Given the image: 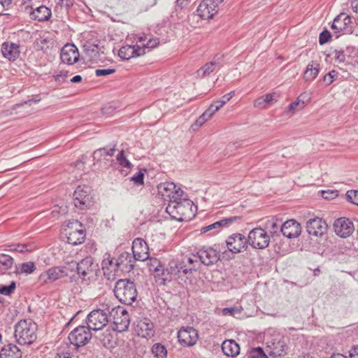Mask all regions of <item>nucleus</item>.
Listing matches in <instances>:
<instances>
[{
    "instance_id": "1",
    "label": "nucleus",
    "mask_w": 358,
    "mask_h": 358,
    "mask_svg": "<svg viewBox=\"0 0 358 358\" xmlns=\"http://www.w3.org/2000/svg\"><path fill=\"white\" fill-rule=\"evenodd\" d=\"M196 207L193 202L185 198L171 200L166 206V212L172 217V219L183 222L191 220L194 217Z\"/></svg>"
},
{
    "instance_id": "2",
    "label": "nucleus",
    "mask_w": 358,
    "mask_h": 358,
    "mask_svg": "<svg viewBox=\"0 0 358 358\" xmlns=\"http://www.w3.org/2000/svg\"><path fill=\"white\" fill-rule=\"evenodd\" d=\"M112 303H103L100 308L92 310L87 315L86 323L88 327L93 331L103 329L110 322V306Z\"/></svg>"
},
{
    "instance_id": "3",
    "label": "nucleus",
    "mask_w": 358,
    "mask_h": 358,
    "mask_svg": "<svg viewBox=\"0 0 358 358\" xmlns=\"http://www.w3.org/2000/svg\"><path fill=\"white\" fill-rule=\"evenodd\" d=\"M37 324L31 320H21L15 326V338L20 345H29L36 339Z\"/></svg>"
},
{
    "instance_id": "4",
    "label": "nucleus",
    "mask_w": 358,
    "mask_h": 358,
    "mask_svg": "<svg viewBox=\"0 0 358 358\" xmlns=\"http://www.w3.org/2000/svg\"><path fill=\"white\" fill-rule=\"evenodd\" d=\"M114 294L122 303L127 305H131L137 297L136 285L128 279H120L116 282Z\"/></svg>"
},
{
    "instance_id": "5",
    "label": "nucleus",
    "mask_w": 358,
    "mask_h": 358,
    "mask_svg": "<svg viewBox=\"0 0 358 358\" xmlns=\"http://www.w3.org/2000/svg\"><path fill=\"white\" fill-rule=\"evenodd\" d=\"M110 321L113 322V329L115 331L123 332L127 330L129 325V316L128 312L121 306H110Z\"/></svg>"
},
{
    "instance_id": "6",
    "label": "nucleus",
    "mask_w": 358,
    "mask_h": 358,
    "mask_svg": "<svg viewBox=\"0 0 358 358\" xmlns=\"http://www.w3.org/2000/svg\"><path fill=\"white\" fill-rule=\"evenodd\" d=\"M266 351L273 357H282L286 355L287 338L280 335H275L266 341Z\"/></svg>"
},
{
    "instance_id": "7",
    "label": "nucleus",
    "mask_w": 358,
    "mask_h": 358,
    "mask_svg": "<svg viewBox=\"0 0 358 358\" xmlns=\"http://www.w3.org/2000/svg\"><path fill=\"white\" fill-rule=\"evenodd\" d=\"M65 234L68 243L73 245L81 244L85 239L82 224L78 220H73L68 224L67 228L65 229Z\"/></svg>"
},
{
    "instance_id": "8",
    "label": "nucleus",
    "mask_w": 358,
    "mask_h": 358,
    "mask_svg": "<svg viewBox=\"0 0 358 358\" xmlns=\"http://www.w3.org/2000/svg\"><path fill=\"white\" fill-rule=\"evenodd\" d=\"M248 243L255 249H265L269 245L270 236L264 229L255 228L248 234Z\"/></svg>"
},
{
    "instance_id": "9",
    "label": "nucleus",
    "mask_w": 358,
    "mask_h": 358,
    "mask_svg": "<svg viewBox=\"0 0 358 358\" xmlns=\"http://www.w3.org/2000/svg\"><path fill=\"white\" fill-rule=\"evenodd\" d=\"M99 271L98 264L91 257H87L77 264V272L83 280L94 278Z\"/></svg>"
},
{
    "instance_id": "10",
    "label": "nucleus",
    "mask_w": 358,
    "mask_h": 358,
    "mask_svg": "<svg viewBox=\"0 0 358 358\" xmlns=\"http://www.w3.org/2000/svg\"><path fill=\"white\" fill-rule=\"evenodd\" d=\"M88 326H79L69 335L70 343L76 348L85 345L92 338V333Z\"/></svg>"
},
{
    "instance_id": "11",
    "label": "nucleus",
    "mask_w": 358,
    "mask_h": 358,
    "mask_svg": "<svg viewBox=\"0 0 358 358\" xmlns=\"http://www.w3.org/2000/svg\"><path fill=\"white\" fill-rule=\"evenodd\" d=\"M157 189L165 199H169L170 202L171 200L180 199L184 195V192L173 182H162L157 186Z\"/></svg>"
},
{
    "instance_id": "12",
    "label": "nucleus",
    "mask_w": 358,
    "mask_h": 358,
    "mask_svg": "<svg viewBox=\"0 0 358 358\" xmlns=\"http://www.w3.org/2000/svg\"><path fill=\"white\" fill-rule=\"evenodd\" d=\"M90 188L88 186H78L73 193V202L76 208L83 210L90 206Z\"/></svg>"
},
{
    "instance_id": "13",
    "label": "nucleus",
    "mask_w": 358,
    "mask_h": 358,
    "mask_svg": "<svg viewBox=\"0 0 358 358\" xmlns=\"http://www.w3.org/2000/svg\"><path fill=\"white\" fill-rule=\"evenodd\" d=\"M66 275L67 272L65 267H51L41 273L38 280L42 284H50Z\"/></svg>"
},
{
    "instance_id": "14",
    "label": "nucleus",
    "mask_w": 358,
    "mask_h": 358,
    "mask_svg": "<svg viewBox=\"0 0 358 358\" xmlns=\"http://www.w3.org/2000/svg\"><path fill=\"white\" fill-rule=\"evenodd\" d=\"M228 250L234 254H237L247 248L248 239L241 234H234L229 236L226 241Z\"/></svg>"
},
{
    "instance_id": "15",
    "label": "nucleus",
    "mask_w": 358,
    "mask_h": 358,
    "mask_svg": "<svg viewBox=\"0 0 358 358\" xmlns=\"http://www.w3.org/2000/svg\"><path fill=\"white\" fill-rule=\"evenodd\" d=\"M179 343L183 346H192L198 340L197 331L191 327H182L178 332Z\"/></svg>"
},
{
    "instance_id": "16",
    "label": "nucleus",
    "mask_w": 358,
    "mask_h": 358,
    "mask_svg": "<svg viewBox=\"0 0 358 358\" xmlns=\"http://www.w3.org/2000/svg\"><path fill=\"white\" fill-rule=\"evenodd\" d=\"M217 11V2L213 0H203L196 9L198 15L203 20L213 18Z\"/></svg>"
},
{
    "instance_id": "17",
    "label": "nucleus",
    "mask_w": 358,
    "mask_h": 358,
    "mask_svg": "<svg viewBox=\"0 0 358 358\" xmlns=\"http://www.w3.org/2000/svg\"><path fill=\"white\" fill-rule=\"evenodd\" d=\"M78 49L74 44L67 43L61 50L60 58L64 64L73 65L79 59Z\"/></svg>"
},
{
    "instance_id": "18",
    "label": "nucleus",
    "mask_w": 358,
    "mask_h": 358,
    "mask_svg": "<svg viewBox=\"0 0 358 358\" xmlns=\"http://www.w3.org/2000/svg\"><path fill=\"white\" fill-rule=\"evenodd\" d=\"M335 233L342 238L350 236L354 231L353 223L346 217H340L334 223Z\"/></svg>"
},
{
    "instance_id": "19",
    "label": "nucleus",
    "mask_w": 358,
    "mask_h": 358,
    "mask_svg": "<svg viewBox=\"0 0 358 358\" xmlns=\"http://www.w3.org/2000/svg\"><path fill=\"white\" fill-rule=\"evenodd\" d=\"M131 249L135 260L145 261L148 259L149 248L147 243L143 238H135L133 241Z\"/></svg>"
},
{
    "instance_id": "20",
    "label": "nucleus",
    "mask_w": 358,
    "mask_h": 358,
    "mask_svg": "<svg viewBox=\"0 0 358 358\" xmlns=\"http://www.w3.org/2000/svg\"><path fill=\"white\" fill-rule=\"evenodd\" d=\"M201 264L210 266L217 262L220 259L219 253L210 247H203L197 251Z\"/></svg>"
},
{
    "instance_id": "21",
    "label": "nucleus",
    "mask_w": 358,
    "mask_h": 358,
    "mask_svg": "<svg viewBox=\"0 0 358 358\" xmlns=\"http://www.w3.org/2000/svg\"><path fill=\"white\" fill-rule=\"evenodd\" d=\"M327 229V224L321 218L310 219L306 223L307 232L313 236H320L324 234Z\"/></svg>"
},
{
    "instance_id": "22",
    "label": "nucleus",
    "mask_w": 358,
    "mask_h": 358,
    "mask_svg": "<svg viewBox=\"0 0 358 358\" xmlns=\"http://www.w3.org/2000/svg\"><path fill=\"white\" fill-rule=\"evenodd\" d=\"M135 331L142 338H150L154 336V325L148 318H139L136 323Z\"/></svg>"
},
{
    "instance_id": "23",
    "label": "nucleus",
    "mask_w": 358,
    "mask_h": 358,
    "mask_svg": "<svg viewBox=\"0 0 358 358\" xmlns=\"http://www.w3.org/2000/svg\"><path fill=\"white\" fill-rule=\"evenodd\" d=\"M238 219H240L238 217L234 216L220 220L213 224L202 227L201 229V233L206 234L207 232H210V236L215 235L220 232L224 227H227Z\"/></svg>"
},
{
    "instance_id": "24",
    "label": "nucleus",
    "mask_w": 358,
    "mask_h": 358,
    "mask_svg": "<svg viewBox=\"0 0 358 358\" xmlns=\"http://www.w3.org/2000/svg\"><path fill=\"white\" fill-rule=\"evenodd\" d=\"M280 232L288 238H294L300 236L301 227L300 224L296 220H289L281 225Z\"/></svg>"
},
{
    "instance_id": "25",
    "label": "nucleus",
    "mask_w": 358,
    "mask_h": 358,
    "mask_svg": "<svg viewBox=\"0 0 358 358\" xmlns=\"http://www.w3.org/2000/svg\"><path fill=\"white\" fill-rule=\"evenodd\" d=\"M1 52L3 57L9 61L16 60L20 54L19 45L9 41L1 44Z\"/></svg>"
},
{
    "instance_id": "26",
    "label": "nucleus",
    "mask_w": 358,
    "mask_h": 358,
    "mask_svg": "<svg viewBox=\"0 0 358 358\" xmlns=\"http://www.w3.org/2000/svg\"><path fill=\"white\" fill-rule=\"evenodd\" d=\"M154 263L157 266L154 268L155 278L156 282L159 285H164L166 282H170L173 278L169 273L168 268H162V266L158 259H155Z\"/></svg>"
},
{
    "instance_id": "27",
    "label": "nucleus",
    "mask_w": 358,
    "mask_h": 358,
    "mask_svg": "<svg viewBox=\"0 0 358 358\" xmlns=\"http://www.w3.org/2000/svg\"><path fill=\"white\" fill-rule=\"evenodd\" d=\"M144 53V50L141 48L138 47V44H136V46L127 45L120 48L118 56L123 60H128L132 57L142 55Z\"/></svg>"
},
{
    "instance_id": "28",
    "label": "nucleus",
    "mask_w": 358,
    "mask_h": 358,
    "mask_svg": "<svg viewBox=\"0 0 358 358\" xmlns=\"http://www.w3.org/2000/svg\"><path fill=\"white\" fill-rule=\"evenodd\" d=\"M101 266L103 274L108 279L113 278L119 268L117 262H113V259L109 254H105L103 256Z\"/></svg>"
},
{
    "instance_id": "29",
    "label": "nucleus",
    "mask_w": 358,
    "mask_h": 358,
    "mask_svg": "<svg viewBox=\"0 0 358 358\" xmlns=\"http://www.w3.org/2000/svg\"><path fill=\"white\" fill-rule=\"evenodd\" d=\"M182 259L185 267V271L188 272L189 275L192 274L193 271L197 270L201 264L197 251L195 253H192L190 256L184 257Z\"/></svg>"
},
{
    "instance_id": "30",
    "label": "nucleus",
    "mask_w": 358,
    "mask_h": 358,
    "mask_svg": "<svg viewBox=\"0 0 358 358\" xmlns=\"http://www.w3.org/2000/svg\"><path fill=\"white\" fill-rule=\"evenodd\" d=\"M0 358H22V352L16 345L8 343L1 348Z\"/></svg>"
},
{
    "instance_id": "31",
    "label": "nucleus",
    "mask_w": 358,
    "mask_h": 358,
    "mask_svg": "<svg viewBox=\"0 0 358 358\" xmlns=\"http://www.w3.org/2000/svg\"><path fill=\"white\" fill-rule=\"evenodd\" d=\"M51 15V10L45 6L37 7L30 13V17L38 22L48 21Z\"/></svg>"
},
{
    "instance_id": "32",
    "label": "nucleus",
    "mask_w": 358,
    "mask_h": 358,
    "mask_svg": "<svg viewBox=\"0 0 358 358\" xmlns=\"http://www.w3.org/2000/svg\"><path fill=\"white\" fill-rule=\"evenodd\" d=\"M223 353L228 357H235L240 352L238 344L234 340H226L222 344Z\"/></svg>"
},
{
    "instance_id": "33",
    "label": "nucleus",
    "mask_w": 358,
    "mask_h": 358,
    "mask_svg": "<svg viewBox=\"0 0 358 358\" xmlns=\"http://www.w3.org/2000/svg\"><path fill=\"white\" fill-rule=\"evenodd\" d=\"M159 43L158 38H148L146 35L139 36L137 37L136 44L138 47L141 48L144 51L145 48H154Z\"/></svg>"
},
{
    "instance_id": "34",
    "label": "nucleus",
    "mask_w": 358,
    "mask_h": 358,
    "mask_svg": "<svg viewBox=\"0 0 358 358\" xmlns=\"http://www.w3.org/2000/svg\"><path fill=\"white\" fill-rule=\"evenodd\" d=\"M132 257L130 254L127 252H124L120 254L118 257L116 262L122 270L130 271L133 269L134 264Z\"/></svg>"
},
{
    "instance_id": "35",
    "label": "nucleus",
    "mask_w": 358,
    "mask_h": 358,
    "mask_svg": "<svg viewBox=\"0 0 358 358\" xmlns=\"http://www.w3.org/2000/svg\"><path fill=\"white\" fill-rule=\"evenodd\" d=\"M319 64L312 62L309 63L303 74V78L306 82L314 80L319 73Z\"/></svg>"
},
{
    "instance_id": "36",
    "label": "nucleus",
    "mask_w": 358,
    "mask_h": 358,
    "mask_svg": "<svg viewBox=\"0 0 358 358\" xmlns=\"http://www.w3.org/2000/svg\"><path fill=\"white\" fill-rule=\"evenodd\" d=\"M347 20L348 22H350V18L346 15L345 13H341L338 15L334 20L331 24V29L335 30L336 32H340L345 30V27H344V24L343 22Z\"/></svg>"
},
{
    "instance_id": "37",
    "label": "nucleus",
    "mask_w": 358,
    "mask_h": 358,
    "mask_svg": "<svg viewBox=\"0 0 358 358\" xmlns=\"http://www.w3.org/2000/svg\"><path fill=\"white\" fill-rule=\"evenodd\" d=\"M101 343L107 348H113L115 344V337L113 334L108 330L103 334L100 338Z\"/></svg>"
},
{
    "instance_id": "38",
    "label": "nucleus",
    "mask_w": 358,
    "mask_h": 358,
    "mask_svg": "<svg viewBox=\"0 0 358 358\" xmlns=\"http://www.w3.org/2000/svg\"><path fill=\"white\" fill-rule=\"evenodd\" d=\"M266 225L270 228V233L272 236H278L279 233H280V231L282 224L281 221L278 219L272 218L271 220H268L266 222Z\"/></svg>"
},
{
    "instance_id": "39",
    "label": "nucleus",
    "mask_w": 358,
    "mask_h": 358,
    "mask_svg": "<svg viewBox=\"0 0 358 358\" xmlns=\"http://www.w3.org/2000/svg\"><path fill=\"white\" fill-rule=\"evenodd\" d=\"M217 65V63L215 62L206 63L197 71L198 76L201 77L208 76L215 70Z\"/></svg>"
},
{
    "instance_id": "40",
    "label": "nucleus",
    "mask_w": 358,
    "mask_h": 358,
    "mask_svg": "<svg viewBox=\"0 0 358 358\" xmlns=\"http://www.w3.org/2000/svg\"><path fill=\"white\" fill-rule=\"evenodd\" d=\"M152 353L155 358H166L167 350L164 345L161 343H155L152 347Z\"/></svg>"
},
{
    "instance_id": "41",
    "label": "nucleus",
    "mask_w": 358,
    "mask_h": 358,
    "mask_svg": "<svg viewBox=\"0 0 358 358\" xmlns=\"http://www.w3.org/2000/svg\"><path fill=\"white\" fill-rule=\"evenodd\" d=\"M14 263L13 259L5 254H0V269L6 271L10 268Z\"/></svg>"
},
{
    "instance_id": "42",
    "label": "nucleus",
    "mask_w": 358,
    "mask_h": 358,
    "mask_svg": "<svg viewBox=\"0 0 358 358\" xmlns=\"http://www.w3.org/2000/svg\"><path fill=\"white\" fill-rule=\"evenodd\" d=\"M117 164L124 169L127 170H130L133 167V164L129 161L127 157L124 155V151L121 150L117 155Z\"/></svg>"
},
{
    "instance_id": "43",
    "label": "nucleus",
    "mask_w": 358,
    "mask_h": 358,
    "mask_svg": "<svg viewBox=\"0 0 358 358\" xmlns=\"http://www.w3.org/2000/svg\"><path fill=\"white\" fill-rule=\"evenodd\" d=\"M17 269L19 270L20 273L31 274L36 269V267L34 262H27L19 264Z\"/></svg>"
},
{
    "instance_id": "44",
    "label": "nucleus",
    "mask_w": 358,
    "mask_h": 358,
    "mask_svg": "<svg viewBox=\"0 0 358 358\" xmlns=\"http://www.w3.org/2000/svg\"><path fill=\"white\" fill-rule=\"evenodd\" d=\"M248 358H268V357L261 347H257L248 352Z\"/></svg>"
},
{
    "instance_id": "45",
    "label": "nucleus",
    "mask_w": 358,
    "mask_h": 358,
    "mask_svg": "<svg viewBox=\"0 0 358 358\" xmlns=\"http://www.w3.org/2000/svg\"><path fill=\"white\" fill-rule=\"evenodd\" d=\"M68 212L67 210V206L65 205L59 206L55 205L53 206L51 215L52 218H57L59 215H63L66 214Z\"/></svg>"
},
{
    "instance_id": "46",
    "label": "nucleus",
    "mask_w": 358,
    "mask_h": 358,
    "mask_svg": "<svg viewBox=\"0 0 358 358\" xmlns=\"http://www.w3.org/2000/svg\"><path fill=\"white\" fill-rule=\"evenodd\" d=\"M16 284L12 281L9 285H0V294L4 296H10L15 290Z\"/></svg>"
},
{
    "instance_id": "47",
    "label": "nucleus",
    "mask_w": 358,
    "mask_h": 358,
    "mask_svg": "<svg viewBox=\"0 0 358 358\" xmlns=\"http://www.w3.org/2000/svg\"><path fill=\"white\" fill-rule=\"evenodd\" d=\"M85 50L88 53L90 57L95 56L100 50L99 45L98 43H87L84 45Z\"/></svg>"
},
{
    "instance_id": "48",
    "label": "nucleus",
    "mask_w": 358,
    "mask_h": 358,
    "mask_svg": "<svg viewBox=\"0 0 358 358\" xmlns=\"http://www.w3.org/2000/svg\"><path fill=\"white\" fill-rule=\"evenodd\" d=\"M305 106V102L297 99L295 101L290 103L288 107V111L294 113L298 110H301Z\"/></svg>"
},
{
    "instance_id": "49",
    "label": "nucleus",
    "mask_w": 358,
    "mask_h": 358,
    "mask_svg": "<svg viewBox=\"0 0 358 358\" xmlns=\"http://www.w3.org/2000/svg\"><path fill=\"white\" fill-rule=\"evenodd\" d=\"M177 264L178 259H173L170 260L167 266V268L173 278H177V275H178L179 273V270H176Z\"/></svg>"
},
{
    "instance_id": "50",
    "label": "nucleus",
    "mask_w": 358,
    "mask_h": 358,
    "mask_svg": "<svg viewBox=\"0 0 358 358\" xmlns=\"http://www.w3.org/2000/svg\"><path fill=\"white\" fill-rule=\"evenodd\" d=\"M347 199L352 203L358 206V191L349 190L346 193Z\"/></svg>"
},
{
    "instance_id": "51",
    "label": "nucleus",
    "mask_w": 358,
    "mask_h": 358,
    "mask_svg": "<svg viewBox=\"0 0 358 358\" xmlns=\"http://www.w3.org/2000/svg\"><path fill=\"white\" fill-rule=\"evenodd\" d=\"M144 173L141 171H138L136 174L134 175L131 178V180L133 181L137 185H142L144 183Z\"/></svg>"
},
{
    "instance_id": "52",
    "label": "nucleus",
    "mask_w": 358,
    "mask_h": 358,
    "mask_svg": "<svg viewBox=\"0 0 358 358\" xmlns=\"http://www.w3.org/2000/svg\"><path fill=\"white\" fill-rule=\"evenodd\" d=\"M331 38V33L328 30L322 31L319 36V43L320 45H323L328 42Z\"/></svg>"
},
{
    "instance_id": "53",
    "label": "nucleus",
    "mask_w": 358,
    "mask_h": 358,
    "mask_svg": "<svg viewBox=\"0 0 358 358\" xmlns=\"http://www.w3.org/2000/svg\"><path fill=\"white\" fill-rule=\"evenodd\" d=\"M67 76H68V71H61L59 73H55L53 75L55 80L59 83H62L63 82H64V80L67 78Z\"/></svg>"
},
{
    "instance_id": "54",
    "label": "nucleus",
    "mask_w": 358,
    "mask_h": 358,
    "mask_svg": "<svg viewBox=\"0 0 358 358\" xmlns=\"http://www.w3.org/2000/svg\"><path fill=\"white\" fill-rule=\"evenodd\" d=\"M185 264H183L182 259H178V264H177V268L176 270H179L178 275H177V278H181L183 275L188 276V272L185 271V267L184 266Z\"/></svg>"
},
{
    "instance_id": "55",
    "label": "nucleus",
    "mask_w": 358,
    "mask_h": 358,
    "mask_svg": "<svg viewBox=\"0 0 358 358\" xmlns=\"http://www.w3.org/2000/svg\"><path fill=\"white\" fill-rule=\"evenodd\" d=\"M279 98V95L277 93H271L267 94L264 96L265 101L266 102V104H273L275 103Z\"/></svg>"
},
{
    "instance_id": "56",
    "label": "nucleus",
    "mask_w": 358,
    "mask_h": 358,
    "mask_svg": "<svg viewBox=\"0 0 358 358\" xmlns=\"http://www.w3.org/2000/svg\"><path fill=\"white\" fill-rule=\"evenodd\" d=\"M241 313V310L236 307L224 308L222 310L223 315H235Z\"/></svg>"
},
{
    "instance_id": "57",
    "label": "nucleus",
    "mask_w": 358,
    "mask_h": 358,
    "mask_svg": "<svg viewBox=\"0 0 358 358\" xmlns=\"http://www.w3.org/2000/svg\"><path fill=\"white\" fill-rule=\"evenodd\" d=\"M115 69H96L95 71V75L97 77L106 76L115 73Z\"/></svg>"
},
{
    "instance_id": "58",
    "label": "nucleus",
    "mask_w": 358,
    "mask_h": 358,
    "mask_svg": "<svg viewBox=\"0 0 358 358\" xmlns=\"http://www.w3.org/2000/svg\"><path fill=\"white\" fill-rule=\"evenodd\" d=\"M217 111V107H215V104H211L208 108L205 110L203 114L206 116L207 118L210 119L212 116Z\"/></svg>"
},
{
    "instance_id": "59",
    "label": "nucleus",
    "mask_w": 358,
    "mask_h": 358,
    "mask_svg": "<svg viewBox=\"0 0 358 358\" xmlns=\"http://www.w3.org/2000/svg\"><path fill=\"white\" fill-rule=\"evenodd\" d=\"M10 250H11V251L23 252L29 250L28 246L24 244H18L16 245H10Z\"/></svg>"
},
{
    "instance_id": "60",
    "label": "nucleus",
    "mask_w": 358,
    "mask_h": 358,
    "mask_svg": "<svg viewBox=\"0 0 358 358\" xmlns=\"http://www.w3.org/2000/svg\"><path fill=\"white\" fill-rule=\"evenodd\" d=\"M336 76V73L335 71H330L324 76V80L327 83V85H330L334 81Z\"/></svg>"
},
{
    "instance_id": "61",
    "label": "nucleus",
    "mask_w": 358,
    "mask_h": 358,
    "mask_svg": "<svg viewBox=\"0 0 358 358\" xmlns=\"http://www.w3.org/2000/svg\"><path fill=\"white\" fill-rule=\"evenodd\" d=\"M334 57L337 62L343 63L345 60V55L342 51L336 50L334 52Z\"/></svg>"
},
{
    "instance_id": "62",
    "label": "nucleus",
    "mask_w": 358,
    "mask_h": 358,
    "mask_svg": "<svg viewBox=\"0 0 358 358\" xmlns=\"http://www.w3.org/2000/svg\"><path fill=\"white\" fill-rule=\"evenodd\" d=\"M103 150H99V149H97L93 152V160L94 164L96 162L101 161L102 157H103Z\"/></svg>"
},
{
    "instance_id": "63",
    "label": "nucleus",
    "mask_w": 358,
    "mask_h": 358,
    "mask_svg": "<svg viewBox=\"0 0 358 358\" xmlns=\"http://www.w3.org/2000/svg\"><path fill=\"white\" fill-rule=\"evenodd\" d=\"M266 105V102L265 101L264 97L262 96L257 99L254 102V106L255 108H264Z\"/></svg>"
},
{
    "instance_id": "64",
    "label": "nucleus",
    "mask_w": 358,
    "mask_h": 358,
    "mask_svg": "<svg viewBox=\"0 0 358 358\" xmlns=\"http://www.w3.org/2000/svg\"><path fill=\"white\" fill-rule=\"evenodd\" d=\"M350 358H358V345H353L349 351Z\"/></svg>"
}]
</instances>
